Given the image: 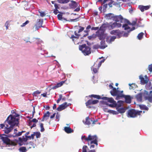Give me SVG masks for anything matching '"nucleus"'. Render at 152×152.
I'll use <instances>...</instances> for the list:
<instances>
[{
  "mask_svg": "<svg viewBox=\"0 0 152 152\" xmlns=\"http://www.w3.org/2000/svg\"><path fill=\"white\" fill-rule=\"evenodd\" d=\"M123 32V31L121 32L119 30H113L111 31L110 34L116 35L117 38H119L122 37V34Z\"/></svg>",
  "mask_w": 152,
  "mask_h": 152,
  "instance_id": "9",
  "label": "nucleus"
},
{
  "mask_svg": "<svg viewBox=\"0 0 152 152\" xmlns=\"http://www.w3.org/2000/svg\"><path fill=\"white\" fill-rule=\"evenodd\" d=\"M139 78L140 80L141 83L143 85L147 83L149 80H145L142 75H140L139 76Z\"/></svg>",
  "mask_w": 152,
  "mask_h": 152,
  "instance_id": "22",
  "label": "nucleus"
},
{
  "mask_svg": "<svg viewBox=\"0 0 152 152\" xmlns=\"http://www.w3.org/2000/svg\"><path fill=\"white\" fill-rule=\"evenodd\" d=\"M71 3H69V5L70 9H75L78 6V4L76 1L72 0Z\"/></svg>",
  "mask_w": 152,
  "mask_h": 152,
  "instance_id": "15",
  "label": "nucleus"
},
{
  "mask_svg": "<svg viewBox=\"0 0 152 152\" xmlns=\"http://www.w3.org/2000/svg\"><path fill=\"white\" fill-rule=\"evenodd\" d=\"M96 33V37L97 36L98 37L99 40H104L106 37V35L104 33V32H99V31L98 30Z\"/></svg>",
  "mask_w": 152,
  "mask_h": 152,
  "instance_id": "7",
  "label": "nucleus"
},
{
  "mask_svg": "<svg viewBox=\"0 0 152 152\" xmlns=\"http://www.w3.org/2000/svg\"><path fill=\"white\" fill-rule=\"evenodd\" d=\"M114 15L113 13H110L106 14L105 17V18L108 20H113Z\"/></svg>",
  "mask_w": 152,
  "mask_h": 152,
  "instance_id": "20",
  "label": "nucleus"
},
{
  "mask_svg": "<svg viewBox=\"0 0 152 152\" xmlns=\"http://www.w3.org/2000/svg\"><path fill=\"white\" fill-rule=\"evenodd\" d=\"M113 20H115L116 22L120 21L121 23H122L123 22V18L121 15H114Z\"/></svg>",
  "mask_w": 152,
  "mask_h": 152,
  "instance_id": "11",
  "label": "nucleus"
},
{
  "mask_svg": "<svg viewBox=\"0 0 152 152\" xmlns=\"http://www.w3.org/2000/svg\"><path fill=\"white\" fill-rule=\"evenodd\" d=\"M88 148V147L86 145H85L83 146L82 148V152H88L87 151V149Z\"/></svg>",
  "mask_w": 152,
  "mask_h": 152,
  "instance_id": "50",
  "label": "nucleus"
},
{
  "mask_svg": "<svg viewBox=\"0 0 152 152\" xmlns=\"http://www.w3.org/2000/svg\"><path fill=\"white\" fill-rule=\"evenodd\" d=\"M93 49H98L99 48L101 49H104L105 48V47L104 46H100L98 44L94 45L92 47Z\"/></svg>",
  "mask_w": 152,
  "mask_h": 152,
  "instance_id": "24",
  "label": "nucleus"
},
{
  "mask_svg": "<svg viewBox=\"0 0 152 152\" xmlns=\"http://www.w3.org/2000/svg\"><path fill=\"white\" fill-rule=\"evenodd\" d=\"M22 132H19L18 133H17V134H15V136L14 137H18L21 135L22 134Z\"/></svg>",
  "mask_w": 152,
  "mask_h": 152,
  "instance_id": "61",
  "label": "nucleus"
},
{
  "mask_svg": "<svg viewBox=\"0 0 152 152\" xmlns=\"http://www.w3.org/2000/svg\"><path fill=\"white\" fill-rule=\"evenodd\" d=\"M20 152H26L27 151L26 148L25 147H20L18 149Z\"/></svg>",
  "mask_w": 152,
  "mask_h": 152,
  "instance_id": "34",
  "label": "nucleus"
},
{
  "mask_svg": "<svg viewBox=\"0 0 152 152\" xmlns=\"http://www.w3.org/2000/svg\"><path fill=\"white\" fill-rule=\"evenodd\" d=\"M105 41L104 40H102L100 42V46H104L105 48L107 47V46L105 45Z\"/></svg>",
  "mask_w": 152,
  "mask_h": 152,
  "instance_id": "47",
  "label": "nucleus"
},
{
  "mask_svg": "<svg viewBox=\"0 0 152 152\" xmlns=\"http://www.w3.org/2000/svg\"><path fill=\"white\" fill-rule=\"evenodd\" d=\"M148 69L150 72H152V64L149 65Z\"/></svg>",
  "mask_w": 152,
  "mask_h": 152,
  "instance_id": "64",
  "label": "nucleus"
},
{
  "mask_svg": "<svg viewBox=\"0 0 152 152\" xmlns=\"http://www.w3.org/2000/svg\"><path fill=\"white\" fill-rule=\"evenodd\" d=\"M143 95L145 100L152 103V91H145L143 93Z\"/></svg>",
  "mask_w": 152,
  "mask_h": 152,
  "instance_id": "5",
  "label": "nucleus"
},
{
  "mask_svg": "<svg viewBox=\"0 0 152 152\" xmlns=\"http://www.w3.org/2000/svg\"><path fill=\"white\" fill-rule=\"evenodd\" d=\"M79 27L80 28L79 29L78 31V33H80L84 29V28L83 27H81L80 26H79Z\"/></svg>",
  "mask_w": 152,
  "mask_h": 152,
  "instance_id": "54",
  "label": "nucleus"
},
{
  "mask_svg": "<svg viewBox=\"0 0 152 152\" xmlns=\"http://www.w3.org/2000/svg\"><path fill=\"white\" fill-rule=\"evenodd\" d=\"M90 96L93 97L94 98H96L98 99H102V97L99 95L92 94Z\"/></svg>",
  "mask_w": 152,
  "mask_h": 152,
  "instance_id": "35",
  "label": "nucleus"
},
{
  "mask_svg": "<svg viewBox=\"0 0 152 152\" xmlns=\"http://www.w3.org/2000/svg\"><path fill=\"white\" fill-rule=\"evenodd\" d=\"M0 139L2 140L4 143L9 147L13 145V142L4 134H0Z\"/></svg>",
  "mask_w": 152,
  "mask_h": 152,
  "instance_id": "4",
  "label": "nucleus"
},
{
  "mask_svg": "<svg viewBox=\"0 0 152 152\" xmlns=\"http://www.w3.org/2000/svg\"><path fill=\"white\" fill-rule=\"evenodd\" d=\"M117 38V37L115 36H112L109 39L108 38H107L106 39V41L107 42L109 43H111L112 42L114 41L115 39Z\"/></svg>",
  "mask_w": 152,
  "mask_h": 152,
  "instance_id": "28",
  "label": "nucleus"
},
{
  "mask_svg": "<svg viewBox=\"0 0 152 152\" xmlns=\"http://www.w3.org/2000/svg\"><path fill=\"white\" fill-rule=\"evenodd\" d=\"M120 92L119 90L116 89L115 88H113L112 90L111 91L110 93L113 96H116L118 93Z\"/></svg>",
  "mask_w": 152,
  "mask_h": 152,
  "instance_id": "23",
  "label": "nucleus"
},
{
  "mask_svg": "<svg viewBox=\"0 0 152 152\" xmlns=\"http://www.w3.org/2000/svg\"><path fill=\"white\" fill-rule=\"evenodd\" d=\"M93 143H94V144L96 145H98V140H96V139H95L94 140H93L91 141L90 144H92Z\"/></svg>",
  "mask_w": 152,
  "mask_h": 152,
  "instance_id": "45",
  "label": "nucleus"
},
{
  "mask_svg": "<svg viewBox=\"0 0 152 152\" xmlns=\"http://www.w3.org/2000/svg\"><path fill=\"white\" fill-rule=\"evenodd\" d=\"M150 7V5L146 6L140 5L138 6V7L142 12H143L145 10H146L149 9Z\"/></svg>",
  "mask_w": 152,
  "mask_h": 152,
  "instance_id": "14",
  "label": "nucleus"
},
{
  "mask_svg": "<svg viewBox=\"0 0 152 152\" xmlns=\"http://www.w3.org/2000/svg\"><path fill=\"white\" fill-rule=\"evenodd\" d=\"M79 50L81 51L85 56H87L91 53V48L86 45V44H83L79 46Z\"/></svg>",
  "mask_w": 152,
  "mask_h": 152,
  "instance_id": "3",
  "label": "nucleus"
},
{
  "mask_svg": "<svg viewBox=\"0 0 152 152\" xmlns=\"http://www.w3.org/2000/svg\"><path fill=\"white\" fill-rule=\"evenodd\" d=\"M29 21L27 20L25 22L23 23V24L21 26V27L25 26L26 25L29 23Z\"/></svg>",
  "mask_w": 152,
  "mask_h": 152,
  "instance_id": "55",
  "label": "nucleus"
},
{
  "mask_svg": "<svg viewBox=\"0 0 152 152\" xmlns=\"http://www.w3.org/2000/svg\"><path fill=\"white\" fill-rule=\"evenodd\" d=\"M116 96V99L118 100L120 98H124V96H125V95L121 93H119V92H118V93Z\"/></svg>",
  "mask_w": 152,
  "mask_h": 152,
  "instance_id": "33",
  "label": "nucleus"
},
{
  "mask_svg": "<svg viewBox=\"0 0 152 152\" xmlns=\"http://www.w3.org/2000/svg\"><path fill=\"white\" fill-rule=\"evenodd\" d=\"M66 80L61 81V82L58 83L56 85L54 86H53L52 88V89H55L57 88L61 87L63 85V84L65 83Z\"/></svg>",
  "mask_w": 152,
  "mask_h": 152,
  "instance_id": "19",
  "label": "nucleus"
},
{
  "mask_svg": "<svg viewBox=\"0 0 152 152\" xmlns=\"http://www.w3.org/2000/svg\"><path fill=\"white\" fill-rule=\"evenodd\" d=\"M123 22H124L125 23H126L127 25H132V23H131L128 20L126 19L123 18Z\"/></svg>",
  "mask_w": 152,
  "mask_h": 152,
  "instance_id": "44",
  "label": "nucleus"
},
{
  "mask_svg": "<svg viewBox=\"0 0 152 152\" xmlns=\"http://www.w3.org/2000/svg\"><path fill=\"white\" fill-rule=\"evenodd\" d=\"M102 99L107 101L108 102L113 103H115V101L112 98H108L107 97H103Z\"/></svg>",
  "mask_w": 152,
  "mask_h": 152,
  "instance_id": "18",
  "label": "nucleus"
},
{
  "mask_svg": "<svg viewBox=\"0 0 152 152\" xmlns=\"http://www.w3.org/2000/svg\"><path fill=\"white\" fill-rule=\"evenodd\" d=\"M40 127L41 128L40 131L42 132H43L45 131V129L44 128L43 124L42 123H40Z\"/></svg>",
  "mask_w": 152,
  "mask_h": 152,
  "instance_id": "51",
  "label": "nucleus"
},
{
  "mask_svg": "<svg viewBox=\"0 0 152 152\" xmlns=\"http://www.w3.org/2000/svg\"><path fill=\"white\" fill-rule=\"evenodd\" d=\"M116 109L117 110L118 113H124L125 112L126 110V109L124 107L116 108Z\"/></svg>",
  "mask_w": 152,
  "mask_h": 152,
  "instance_id": "26",
  "label": "nucleus"
},
{
  "mask_svg": "<svg viewBox=\"0 0 152 152\" xmlns=\"http://www.w3.org/2000/svg\"><path fill=\"white\" fill-rule=\"evenodd\" d=\"M64 130L67 133H70L73 132V130L69 127H65Z\"/></svg>",
  "mask_w": 152,
  "mask_h": 152,
  "instance_id": "27",
  "label": "nucleus"
},
{
  "mask_svg": "<svg viewBox=\"0 0 152 152\" xmlns=\"http://www.w3.org/2000/svg\"><path fill=\"white\" fill-rule=\"evenodd\" d=\"M60 117V115L58 113H57L56 116V118L58 120L57 121H59Z\"/></svg>",
  "mask_w": 152,
  "mask_h": 152,
  "instance_id": "63",
  "label": "nucleus"
},
{
  "mask_svg": "<svg viewBox=\"0 0 152 152\" xmlns=\"http://www.w3.org/2000/svg\"><path fill=\"white\" fill-rule=\"evenodd\" d=\"M98 138L97 135H91V134L88 135V137L86 140L88 141H92L93 140H94L95 139L96 140H98Z\"/></svg>",
  "mask_w": 152,
  "mask_h": 152,
  "instance_id": "16",
  "label": "nucleus"
},
{
  "mask_svg": "<svg viewBox=\"0 0 152 152\" xmlns=\"http://www.w3.org/2000/svg\"><path fill=\"white\" fill-rule=\"evenodd\" d=\"M102 25H104V26H103V28H104L107 27L109 28H110L109 23L107 22H106V23L103 24Z\"/></svg>",
  "mask_w": 152,
  "mask_h": 152,
  "instance_id": "48",
  "label": "nucleus"
},
{
  "mask_svg": "<svg viewBox=\"0 0 152 152\" xmlns=\"http://www.w3.org/2000/svg\"><path fill=\"white\" fill-rule=\"evenodd\" d=\"M136 110L134 109L129 110L128 112L127 116L130 118H135L137 116Z\"/></svg>",
  "mask_w": 152,
  "mask_h": 152,
  "instance_id": "8",
  "label": "nucleus"
},
{
  "mask_svg": "<svg viewBox=\"0 0 152 152\" xmlns=\"http://www.w3.org/2000/svg\"><path fill=\"white\" fill-rule=\"evenodd\" d=\"M9 117L7 118L6 120L5 121L4 123L7 122L8 124L10 125V126L9 127L8 124H6V126L4 130L3 131L4 132V133L6 134H8L14 128L15 126H16V124L13 123L10 121H9Z\"/></svg>",
  "mask_w": 152,
  "mask_h": 152,
  "instance_id": "1",
  "label": "nucleus"
},
{
  "mask_svg": "<svg viewBox=\"0 0 152 152\" xmlns=\"http://www.w3.org/2000/svg\"><path fill=\"white\" fill-rule=\"evenodd\" d=\"M139 107H140V109L142 110H148L149 109L145 105L140 104L139 105Z\"/></svg>",
  "mask_w": 152,
  "mask_h": 152,
  "instance_id": "29",
  "label": "nucleus"
},
{
  "mask_svg": "<svg viewBox=\"0 0 152 152\" xmlns=\"http://www.w3.org/2000/svg\"><path fill=\"white\" fill-rule=\"evenodd\" d=\"M104 61H105V59H103V60H101L99 62V64H98V68L99 67L101 66V65L102 64V63L104 62Z\"/></svg>",
  "mask_w": 152,
  "mask_h": 152,
  "instance_id": "56",
  "label": "nucleus"
},
{
  "mask_svg": "<svg viewBox=\"0 0 152 152\" xmlns=\"http://www.w3.org/2000/svg\"><path fill=\"white\" fill-rule=\"evenodd\" d=\"M11 113L12 114H15V115H10L7 118L9 117V121H10L13 123L16 124V126H18L19 124V119L16 118V117L19 116V115L16 113L13 110L11 111Z\"/></svg>",
  "mask_w": 152,
  "mask_h": 152,
  "instance_id": "2",
  "label": "nucleus"
},
{
  "mask_svg": "<svg viewBox=\"0 0 152 152\" xmlns=\"http://www.w3.org/2000/svg\"><path fill=\"white\" fill-rule=\"evenodd\" d=\"M104 25H102L100 27L99 30L101 31L104 32L105 31L104 28H103Z\"/></svg>",
  "mask_w": 152,
  "mask_h": 152,
  "instance_id": "59",
  "label": "nucleus"
},
{
  "mask_svg": "<svg viewBox=\"0 0 152 152\" xmlns=\"http://www.w3.org/2000/svg\"><path fill=\"white\" fill-rule=\"evenodd\" d=\"M124 103V101L122 100H119L117 102V103H116V101L115 102V107L119 108L123 105V104Z\"/></svg>",
  "mask_w": 152,
  "mask_h": 152,
  "instance_id": "21",
  "label": "nucleus"
},
{
  "mask_svg": "<svg viewBox=\"0 0 152 152\" xmlns=\"http://www.w3.org/2000/svg\"><path fill=\"white\" fill-rule=\"evenodd\" d=\"M43 22L42 19H38L36 23L35 24L34 27H35V31L38 30L41 27H44V26H42Z\"/></svg>",
  "mask_w": 152,
  "mask_h": 152,
  "instance_id": "6",
  "label": "nucleus"
},
{
  "mask_svg": "<svg viewBox=\"0 0 152 152\" xmlns=\"http://www.w3.org/2000/svg\"><path fill=\"white\" fill-rule=\"evenodd\" d=\"M143 35H144V33L142 32H141L140 33H139L138 34V35L137 36L138 39L139 40L141 39H142V38Z\"/></svg>",
  "mask_w": 152,
  "mask_h": 152,
  "instance_id": "40",
  "label": "nucleus"
},
{
  "mask_svg": "<svg viewBox=\"0 0 152 152\" xmlns=\"http://www.w3.org/2000/svg\"><path fill=\"white\" fill-rule=\"evenodd\" d=\"M34 136L36 135L37 138H39L40 137V133L39 132H34Z\"/></svg>",
  "mask_w": 152,
  "mask_h": 152,
  "instance_id": "41",
  "label": "nucleus"
},
{
  "mask_svg": "<svg viewBox=\"0 0 152 152\" xmlns=\"http://www.w3.org/2000/svg\"><path fill=\"white\" fill-rule=\"evenodd\" d=\"M69 0H57V1L60 4H65L69 1Z\"/></svg>",
  "mask_w": 152,
  "mask_h": 152,
  "instance_id": "31",
  "label": "nucleus"
},
{
  "mask_svg": "<svg viewBox=\"0 0 152 152\" xmlns=\"http://www.w3.org/2000/svg\"><path fill=\"white\" fill-rule=\"evenodd\" d=\"M22 140H23V141L26 142L27 141L28 139L26 136V135L25 136V137H24L23 136L22 137Z\"/></svg>",
  "mask_w": 152,
  "mask_h": 152,
  "instance_id": "62",
  "label": "nucleus"
},
{
  "mask_svg": "<svg viewBox=\"0 0 152 152\" xmlns=\"http://www.w3.org/2000/svg\"><path fill=\"white\" fill-rule=\"evenodd\" d=\"M111 103V104H108L107 105H108L109 107H115V105L116 104L115 103Z\"/></svg>",
  "mask_w": 152,
  "mask_h": 152,
  "instance_id": "52",
  "label": "nucleus"
},
{
  "mask_svg": "<svg viewBox=\"0 0 152 152\" xmlns=\"http://www.w3.org/2000/svg\"><path fill=\"white\" fill-rule=\"evenodd\" d=\"M96 37V34H93L91 35L88 36V37L89 40L94 39Z\"/></svg>",
  "mask_w": 152,
  "mask_h": 152,
  "instance_id": "38",
  "label": "nucleus"
},
{
  "mask_svg": "<svg viewBox=\"0 0 152 152\" xmlns=\"http://www.w3.org/2000/svg\"><path fill=\"white\" fill-rule=\"evenodd\" d=\"M107 112L110 113L112 114L113 115H117L118 114V112L115 110H107Z\"/></svg>",
  "mask_w": 152,
  "mask_h": 152,
  "instance_id": "37",
  "label": "nucleus"
},
{
  "mask_svg": "<svg viewBox=\"0 0 152 152\" xmlns=\"http://www.w3.org/2000/svg\"><path fill=\"white\" fill-rule=\"evenodd\" d=\"M60 5L59 4H54V7L55 8V9H59L60 8V7H59V6Z\"/></svg>",
  "mask_w": 152,
  "mask_h": 152,
  "instance_id": "60",
  "label": "nucleus"
},
{
  "mask_svg": "<svg viewBox=\"0 0 152 152\" xmlns=\"http://www.w3.org/2000/svg\"><path fill=\"white\" fill-rule=\"evenodd\" d=\"M122 28H124V30H130L131 29L128 26V25L126 24V23H125L122 26Z\"/></svg>",
  "mask_w": 152,
  "mask_h": 152,
  "instance_id": "32",
  "label": "nucleus"
},
{
  "mask_svg": "<svg viewBox=\"0 0 152 152\" xmlns=\"http://www.w3.org/2000/svg\"><path fill=\"white\" fill-rule=\"evenodd\" d=\"M36 42L38 46V49L41 50H44V46L42 45L44 43L43 41L39 39L37 40Z\"/></svg>",
  "mask_w": 152,
  "mask_h": 152,
  "instance_id": "10",
  "label": "nucleus"
},
{
  "mask_svg": "<svg viewBox=\"0 0 152 152\" xmlns=\"http://www.w3.org/2000/svg\"><path fill=\"white\" fill-rule=\"evenodd\" d=\"M137 100L139 102H141L142 100V94L141 93L138 94L136 96Z\"/></svg>",
  "mask_w": 152,
  "mask_h": 152,
  "instance_id": "30",
  "label": "nucleus"
},
{
  "mask_svg": "<svg viewBox=\"0 0 152 152\" xmlns=\"http://www.w3.org/2000/svg\"><path fill=\"white\" fill-rule=\"evenodd\" d=\"M95 66V63L94 64L93 66H92V67L91 68V69H92L93 72L94 73H96L98 72V68L96 69V68H94V66Z\"/></svg>",
  "mask_w": 152,
  "mask_h": 152,
  "instance_id": "43",
  "label": "nucleus"
},
{
  "mask_svg": "<svg viewBox=\"0 0 152 152\" xmlns=\"http://www.w3.org/2000/svg\"><path fill=\"white\" fill-rule=\"evenodd\" d=\"M117 24V22H114L111 24V25H110L109 24L110 28L111 29H113L115 27H116V25Z\"/></svg>",
  "mask_w": 152,
  "mask_h": 152,
  "instance_id": "42",
  "label": "nucleus"
},
{
  "mask_svg": "<svg viewBox=\"0 0 152 152\" xmlns=\"http://www.w3.org/2000/svg\"><path fill=\"white\" fill-rule=\"evenodd\" d=\"M137 25L138 27H143L144 26V25L142 23L141 20L140 19L137 20Z\"/></svg>",
  "mask_w": 152,
  "mask_h": 152,
  "instance_id": "39",
  "label": "nucleus"
},
{
  "mask_svg": "<svg viewBox=\"0 0 152 152\" xmlns=\"http://www.w3.org/2000/svg\"><path fill=\"white\" fill-rule=\"evenodd\" d=\"M62 94H60L59 95V98L57 101V103H58L61 100V99L62 98Z\"/></svg>",
  "mask_w": 152,
  "mask_h": 152,
  "instance_id": "57",
  "label": "nucleus"
},
{
  "mask_svg": "<svg viewBox=\"0 0 152 152\" xmlns=\"http://www.w3.org/2000/svg\"><path fill=\"white\" fill-rule=\"evenodd\" d=\"M53 13L55 15H57L58 13H61V12H59L58 10L54 9L53 10Z\"/></svg>",
  "mask_w": 152,
  "mask_h": 152,
  "instance_id": "53",
  "label": "nucleus"
},
{
  "mask_svg": "<svg viewBox=\"0 0 152 152\" xmlns=\"http://www.w3.org/2000/svg\"><path fill=\"white\" fill-rule=\"evenodd\" d=\"M34 134H31V136H26L28 139V138H29L30 139L31 138L33 139L34 138Z\"/></svg>",
  "mask_w": 152,
  "mask_h": 152,
  "instance_id": "58",
  "label": "nucleus"
},
{
  "mask_svg": "<svg viewBox=\"0 0 152 152\" xmlns=\"http://www.w3.org/2000/svg\"><path fill=\"white\" fill-rule=\"evenodd\" d=\"M50 113L49 111H47L46 113H45L44 115L43 118L49 117L50 116Z\"/></svg>",
  "mask_w": 152,
  "mask_h": 152,
  "instance_id": "49",
  "label": "nucleus"
},
{
  "mask_svg": "<svg viewBox=\"0 0 152 152\" xmlns=\"http://www.w3.org/2000/svg\"><path fill=\"white\" fill-rule=\"evenodd\" d=\"M135 29V28L134 27H133L131 29H130V30H127V32H124V34H123V36L124 37H127L129 35V33L133 31V30H134Z\"/></svg>",
  "mask_w": 152,
  "mask_h": 152,
  "instance_id": "25",
  "label": "nucleus"
},
{
  "mask_svg": "<svg viewBox=\"0 0 152 152\" xmlns=\"http://www.w3.org/2000/svg\"><path fill=\"white\" fill-rule=\"evenodd\" d=\"M66 102H65L64 103L60 105L59 107L57 108V110L58 111H60L62 110H64L66 108Z\"/></svg>",
  "mask_w": 152,
  "mask_h": 152,
  "instance_id": "17",
  "label": "nucleus"
},
{
  "mask_svg": "<svg viewBox=\"0 0 152 152\" xmlns=\"http://www.w3.org/2000/svg\"><path fill=\"white\" fill-rule=\"evenodd\" d=\"M91 119L89 118V117H87L86 118V121H85V124H86L89 125L91 124Z\"/></svg>",
  "mask_w": 152,
  "mask_h": 152,
  "instance_id": "36",
  "label": "nucleus"
},
{
  "mask_svg": "<svg viewBox=\"0 0 152 152\" xmlns=\"http://www.w3.org/2000/svg\"><path fill=\"white\" fill-rule=\"evenodd\" d=\"M99 101L98 100H93L92 99H89L86 102V106H88L92 104H96Z\"/></svg>",
  "mask_w": 152,
  "mask_h": 152,
  "instance_id": "12",
  "label": "nucleus"
},
{
  "mask_svg": "<svg viewBox=\"0 0 152 152\" xmlns=\"http://www.w3.org/2000/svg\"><path fill=\"white\" fill-rule=\"evenodd\" d=\"M124 98L125 99L124 102L126 103L130 104L132 102V99L133 98V97H132L129 95H125Z\"/></svg>",
  "mask_w": 152,
  "mask_h": 152,
  "instance_id": "13",
  "label": "nucleus"
},
{
  "mask_svg": "<svg viewBox=\"0 0 152 152\" xmlns=\"http://www.w3.org/2000/svg\"><path fill=\"white\" fill-rule=\"evenodd\" d=\"M57 18L58 20H62L63 17L62 13L58 14L57 15Z\"/></svg>",
  "mask_w": 152,
  "mask_h": 152,
  "instance_id": "46",
  "label": "nucleus"
}]
</instances>
